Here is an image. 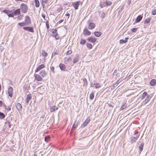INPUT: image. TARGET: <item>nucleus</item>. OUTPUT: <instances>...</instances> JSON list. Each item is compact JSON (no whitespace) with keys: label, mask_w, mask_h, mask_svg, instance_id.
<instances>
[{"label":"nucleus","mask_w":156,"mask_h":156,"mask_svg":"<svg viewBox=\"0 0 156 156\" xmlns=\"http://www.w3.org/2000/svg\"><path fill=\"white\" fill-rule=\"evenodd\" d=\"M83 34L85 35H90L91 34V32L87 28H85L83 30Z\"/></svg>","instance_id":"9b49d317"},{"label":"nucleus","mask_w":156,"mask_h":156,"mask_svg":"<svg viewBox=\"0 0 156 156\" xmlns=\"http://www.w3.org/2000/svg\"><path fill=\"white\" fill-rule=\"evenodd\" d=\"M17 109L19 113L21 112L22 109V106L21 105L20 103L17 104L16 105Z\"/></svg>","instance_id":"9d476101"},{"label":"nucleus","mask_w":156,"mask_h":156,"mask_svg":"<svg viewBox=\"0 0 156 156\" xmlns=\"http://www.w3.org/2000/svg\"><path fill=\"white\" fill-rule=\"evenodd\" d=\"M23 29L25 30H27L31 32H33L34 31L33 28L31 27H24Z\"/></svg>","instance_id":"ddd939ff"},{"label":"nucleus","mask_w":156,"mask_h":156,"mask_svg":"<svg viewBox=\"0 0 156 156\" xmlns=\"http://www.w3.org/2000/svg\"><path fill=\"white\" fill-rule=\"evenodd\" d=\"M82 2L80 1H76L72 3V5L74 7L75 10H77L78 9V7L80 4L82 5Z\"/></svg>","instance_id":"7ed1b4c3"},{"label":"nucleus","mask_w":156,"mask_h":156,"mask_svg":"<svg viewBox=\"0 0 156 156\" xmlns=\"http://www.w3.org/2000/svg\"><path fill=\"white\" fill-rule=\"evenodd\" d=\"M42 6L43 8L44 7V4L47 3L48 2V0H42Z\"/></svg>","instance_id":"473e14b6"},{"label":"nucleus","mask_w":156,"mask_h":156,"mask_svg":"<svg viewBox=\"0 0 156 156\" xmlns=\"http://www.w3.org/2000/svg\"><path fill=\"white\" fill-rule=\"evenodd\" d=\"M94 35L97 37H99L102 34V33L100 31H95L94 33Z\"/></svg>","instance_id":"a211bd4d"},{"label":"nucleus","mask_w":156,"mask_h":156,"mask_svg":"<svg viewBox=\"0 0 156 156\" xmlns=\"http://www.w3.org/2000/svg\"><path fill=\"white\" fill-rule=\"evenodd\" d=\"M18 25L21 27H23L26 25H27L24 22L18 23Z\"/></svg>","instance_id":"cd10ccee"},{"label":"nucleus","mask_w":156,"mask_h":156,"mask_svg":"<svg viewBox=\"0 0 156 156\" xmlns=\"http://www.w3.org/2000/svg\"><path fill=\"white\" fill-rule=\"evenodd\" d=\"M53 107L54 108V109H55V110H57L58 109V107L54 105V106H53Z\"/></svg>","instance_id":"13d9d810"},{"label":"nucleus","mask_w":156,"mask_h":156,"mask_svg":"<svg viewBox=\"0 0 156 156\" xmlns=\"http://www.w3.org/2000/svg\"><path fill=\"white\" fill-rule=\"evenodd\" d=\"M126 107V106L125 105H123L122 106H121L120 108V110H123Z\"/></svg>","instance_id":"49530a36"},{"label":"nucleus","mask_w":156,"mask_h":156,"mask_svg":"<svg viewBox=\"0 0 156 156\" xmlns=\"http://www.w3.org/2000/svg\"><path fill=\"white\" fill-rule=\"evenodd\" d=\"M14 14L15 15H18L20 13V9H17L14 11L13 12Z\"/></svg>","instance_id":"412c9836"},{"label":"nucleus","mask_w":156,"mask_h":156,"mask_svg":"<svg viewBox=\"0 0 156 156\" xmlns=\"http://www.w3.org/2000/svg\"><path fill=\"white\" fill-rule=\"evenodd\" d=\"M129 38L128 37H126L125 38V41H126V42L127 41V40Z\"/></svg>","instance_id":"69168bd1"},{"label":"nucleus","mask_w":156,"mask_h":156,"mask_svg":"<svg viewBox=\"0 0 156 156\" xmlns=\"http://www.w3.org/2000/svg\"><path fill=\"white\" fill-rule=\"evenodd\" d=\"M142 17L141 15H140L138 16L136 18V19L135 21L134 22V23H133V24H134L135 23H137L139 22L140 21V20H142Z\"/></svg>","instance_id":"2eb2a0df"},{"label":"nucleus","mask_w":156,"mask_h":156,"mask_svg":"<svg viewBox=\"0 0 156 156\" xmlns=\"http://www.w3.org/2000/svg\"><path fill=\"white\" fill-rule=\"evenodd\" d=\"M120 43L121 44L125 43H126V41H125V40H123V39H121L119 41Z\"/></svg>","instance_id":"58836bf2"},{"label":"nucleus","mask_w":156,"mask_h":156,"mask_svg":"<svg viewBox=\"0 0 156 156\" xmlns=\"http://www.w3.org/2000/svg\"><path fill=\"white\" fill-rule=\"evenodd\" d=\"M77 124L76 125L74 123L73 125L72 130H74L75 128L77 127Z\"/></svg>","instance_id":"c03bdc74"},{"label":"nucleus","mask_w":156,"mask_h":156,"mask_svg":"<svg viewBox=\"0 0 156 156\" xmlns=\"http://www.w3.org/2000/svg\"><path fill=\"white\" fill-rule=\"evenodd\" d=\"M8 93L10 97H12L13 94V89L12 87H9L8 88Z\"/></svg>","instance_id":"423d86ee"},{"label":"nucleus","mask_w":156,"mask_h":156,"mask_svg":"<svg viewBox=\"0 0 156 156\" xmlns=\"http://www.w3.org/2000/svg\"><path fill=\"white\" fill-rule=\"evenodd\" d=\"M35 79L37 81H41L42 80V76L39 74H35L34 75Z\"/></svg>","instance_id":"0eeeda50"},{"label":"nucleus","mask_w":156,"mask_h":156,"mask_svg":"<svg viewBox=\"0 0 156 156\" xmlns=\"http://www.w3.org/2000/svg\"><path fill=\"white\" fill-rule=\"evenodd\" d=\"M64 21V20H60L58 22V23H61L62 22Z\"/></svg>","instance_id":"4d7b16f0"},{"label":"nucleus","mask_w":156,"mask_h":156,"mask_svg":"<svg viewBox=\"0 0 156 156\" xmlns=\"http://www.w3.org/2000/svg\"><path fill=\"white\" fill-rule=\"evenodd\" d=\"M46 25L47 27V28L48 29L49 28V26L48 23V21H47L46 23Z\"/></svg>","instance_id":"8fccbe9b"},{"label":"nucleus","mask_w":156,"mask_h":156,"mask_svg":"<svg viewBox=\"0 0 156 156\" xmlns=\"http://www.w3.org/2000/svg\"><path fill=\"white\" fill-rule=\"evenodd\" d=\"M42 54L43 56L45 58H46L48 56L47 53L44 50L42 51Z\"/></svg>","instance_id":"b1692460"},{"label":"nucleus","mask_w":156,"mask_h":156,"mask_svg":"<svg viewBox=\"0 0 156 156\" xmlns=\"http://www.w3.org/2000/svg\"><path fill=\"white\" fill-rule=\"evenodd\" d=\"M40 74L43 77H44L46 74L45 71L44 70H42L40 72Z\"/></svg>","instance_id":"f3484780"},{"label":"nucleus","mask_w":156,"mask_h":156,"mask_svg":"<svg viewBox=\"0 0 156 156\" xmlns=\"http://www.w3.org/2000/svg\"><path fill=\"white\" fill-rule=\"evenodd\" d=\"M79 58L78 55L76 56L73 60V62L74 63H76L79 61Z\"/></svg>","instance_id":"aec40b11"},{"label":"nucleus","mask_w":156,"mask_h":156,"mask_svg":"<svg viewBox=\"0 0 156 156\" xmlns=\"http://www.w3.org/2000/svg\"><path fill=\"white\" fill-rule=\"evenodd\" d=\"M3 104V102L2 101H0V106H2Z\"/></svg>","instance_id":"680f3d73"},{"label":"nucleus","mask_w":156,"mask_h":156,"mask_svg":"<svg viewBox=\"0 0 156 156\" xmlns=\"http://www.w3.org/2000/svg\"><path fill=\"white\" fill-rule=\"evenodd\" d=\"M67 61H71V58L70 57H69L67 58Z\"/></svg>","instance_id":"e2e57ef3"},{"label":"nucleus","mask_w":156,"mask_h":156,"mask_svg":"<svg viewBox=\"0 0 156 156\" xmlns=\"http://www.w3.org/2000/svg\"><path fill=\"white\" fill-rule=\"evenodd\" d=\"M58 52H57V50L56 51H55V50L52 53L51 57L52 58L53 56H54L56 55H58Z\"/></svg>","instance_id":"e433bc0d"},{"label":"nucleus","mask_w":156,"mask_h":156,"mask_svg":"<svg viewBox=\"0 0 156 156\" xmlns=\"http://www.w3.org/2000/svg\"><path fill=\"white\" fill-rule=\"evenodd\" d=\"M90 119L89 117H88L84 121L81 127H84L90 122Z\"/></svg>","instance_id":"6e6552de"},{"label":"nucleus","mask_w":156,"mask_h":156,"mask_svg":"<svg viewBox=\"0 0 156 156\" xmlns=\"http://www.w3.org/2000/svg\"><path fill=\"white\" fill-rule=\"evenodd\" d=\"M152 15H154L156 14V9H154L151 12Z\"/></svg>","instance_id":"79ce46f5"},{"label":"nucleus","mask_w":156,"mask_h":156,"mask_svg":"<svg viewBox=\"0 0 156 156\" xmlns=\"http://www.w3.org/2000/svg\"><path fill=\"white\" fill-rule=\"evenodd\" d=\"M144 144H141L140 145L139 147L140 151H142L143 148Z\"/></svg>","instance_id":"72a5a7b5"},{"label":"nucleus","mask_w":156,"mask_h":156,"mask_svg":"<svg viewBox=\"0 0 156 156\" xmlns=\"http://www.w3.org/2000/svg\"><path fill=\"white\" fill-rule=\"evenodd\" d=\"M22 0H15V1H16V2H19V1H22Z\"/></svg>","instance_id":"774afa93"},{"label":"nucleus","mask_w":156,"mask_h":156,"mask_svg":"<svg viewBox=\"0 0 156 156\" xmlns=\"http://www.w3.org/2000/svg\"><path fill=\"white\" fill-rule=\"evenodd\" d=\"M87 40L89 42L94 43L96 41L97 38L94 37H90L88 38Z\"/></svg>","instance_id":"39448f33"},{"label":"nucleus","mask_w":156,"mask_h":156,"mask_svg":"<svg viewBox=\"0 0 156 156\" xmlns=\"http://www.w3.org/2000/svg\"><path fill=\"white\" fill-rule=\"evenodd\" d=\"M95 83H91L90 84V86L91 87H93L94 86H95Z\"/></svg>","instance_id":"bf43d9fd"},{"label":"nucleus","mask_w":156,"mask_h":156,"mask_svg":"<svg viewBox=\"0 0 156 156\" xmlns=\"http://www.w3.org/2000/svg\"><path fill=\"white\" fill-rule=\"evenodd\" d=\"M151 86H155L156 83V80L155 79H152L150 82Z\"/></svg>","instance_id":"6ab92c4d"},{"label":"nucleus","mask_w":156,"mask_h":156,"mask_svg":"<svg viewBox=\"0 0 156 156\" xmlns=\"http://www.w3.org/2000/svg\"><path fill=\"white\" fill-rule=\"evenodd\" d=\"M55 109H54V108L53 107V106H52L50 108V112H53L55 111Z\"/></svg>","instance_id":"a18cd8bd"},{"label":"nucleus","mask_w":156,"mask_h":156,"mask_svg":"<svg viewBox=\"0 0 156 156\" xmlns=\"http://www.w3.org/2000/svg\"><path fill=\"white\" fill-rule=\"evenodd\" d=\"M54 67H52L51 68V70L52 71L53 73L54 72Z\"/></svg>","instance_id":"6e6d98bb"},{"label":"nucleus","mask_w":156,"mask_h":156,"mask_svg":"<svg viewBox=\"0 0 156 156\" xmlns=\"http://www.w3.org/2000/svg\"><path fill=\"white\" fill-rule=\"evenodd\" d=\"M86 42V40L83 39H81L80 41V44L83 45Z\"/></svg>","instance_id":"2f4dec72"},{"label":"nucleus","mask_w":156,"mask_h":156,"mask_svg":"<svg viewBox=\"0 0 156 156\" xmlns=\"http://www.w3.org/2000/svg\"><path fill=\"white\" fill-rule=\"evenodd\" d=\"M87 24L88 25V28L89 30H92L95 27V24L94 23L90 22L89 21H88Z\"/></svg>","instance_id":"20e7f679"},{"label":"nucleus","mask_w":156,"mask_h":156,"mask_svg":"<svg viewBox=\"0 0 156 156\" xmlns=\"http://www.w3.org/2000/svg\"><path fill=\"white\" fill-rule=\"evenodd\" d=\"M34 2L35 3V6L36 7H38L40 5V3L38 0H35Z\"/></svg>","instance_id":"393cba45"},{"label":"nucleus","mask_w":156,"mask_h":156,"mask_svg":"<svg viewBox=\"0 0 156 156\" xmlns=\"http://www.w3.org/2000/svg\"><path fill=\"white\" fill-rule=\"evenodd\" d=\"M11 12L12 11L7 10L6 9H4L3 11V12L6 14L8 15L9 13H11Z\"/></svg>","instance_id":"c85d7f7f"},{"label":"nucleus","mask_w":156,"mask_h":156,"mask_svg":"<svg viewBox=\"0 0 156 156\" xmlns=\"http://www.w3.org/2000/svg\"><path fill=\"white\" fill-rule=\"evenodd\" d=\"M20 9L22 12L26 13L28 10V7L27 4L25 3H22L20 5Z\"/></svg>","instance_id":"f257e3e1"},{"label":"nucleus","mask_w":156,"mask_h":156,"mask_svg":"<svg viewBox=\"0 0 156 156\" xmlns=\"http://www.w3.org/2000/svg\"><path fill=\"white\" fill-rule=\"evenodd\" d=\"M45 66L44 64H42L38 66L35 70V72L37 73L41 69L45 67Z\"/></svg>","instance_id":"f8f14e48"},{"label":"nucleus","mask_w":156,"mask_h":156,"mask_svg":"<svg viewBox=\"0 0 156 156\" xmlns=\"http://www.w3.org/2000/svg\"><path fill=\"white\" fill-rule=\"evenodd\" d=\"M11 109V108L9 107H8V108H7V110L9 111Z\"/></svg>","instance_id":"0e129e2a"},{"label":"nucleus","mask_w":156,"mask_h":156,"mask_svg":"<svg viewBox=\"0 0 156 156\" xmlns=\"http://www.w3.org/2000/svg\"><path fill=\"white\" fill-rule=\"evenodd\" d=\"M100 6L101 8H102L104 7L107 6L105 1L103 2L102 3L100 4Z\"/></svg>","instance_id":"5701e85b"},{"label":"nucleus","mask_w":156,"mask_h":156,"mask_svg":"<svg viewBox=\"0 0 156 156\" xmlns=\"http://www.w3.org/2000/svg\"><path fill=\"white\" fill-rule=\"evenodd\" d=\"M25 22L26 24L28 25L31 23V19L29 16H27L25 18Z\"/></svg>","instance_id":"1a4fd4ad"},{"label":"nucleus","mask_w":156,"mask_h":156,"mask_svg":"<svg viewBox=\"0 0 156 156\" xmlns=\"http://www.w3.org/2000/svg\"><path fill=\"white\" fill-rule=\"evenodd\" d=\"M17 18L18 19V20H19V19H21V18L20 17V16H19L17 17Z\"/></svg>","instance_id":"338daca9"},{"label":"nucleus","mask_w":156,"mask_h":156,"mask_svg":"<svg viewBox=\"0 0 156 156\" xmlns=\"http://www.w3.org/2000/svg\"><path fill=\"white\" fill-rule=\"evenodd\" d=\"M52 33L53 34H56L57 33V30L56 29H55L53 30Z\"/></svg>","instance_id":"603ef678"},{"label":"nucleus","mask_w":156,"mask_h":156,"mask_svg":"<svg viewBox=\"0 0 156 156\" xmlns=\"http://www.w3.org/2000/svg\"><path fill=\"white\" fill-rule=\"evenodd\" d=\"M95 87L96 88H98L101 87V85H100V84L98 83H95Z\"/></svg>","instance_id":"ea45409f"},{"label":"nucleus","mask_w":156,"mask_h":156,"mask_svg":"<svg viewBox=\"0 0 156 156\" xmlns=\"http://www.w3.org/2000/svg\"><path fill=\"white\" fill-rule=\"evenodd\" d=\"M140 134L138 132H136L135 134L132 136L131 139V142L133 143L135 142L138 138Z\"/></svg>","instance_id":"f03ea898"},{"label":"nucleus","mask_w":156,"mask_h":156,"mask_svg":"<svg viewBox=\"0 0 156 156\" xmlns=\"http://www.w3.org/2000/svg\"><path fill=\"white\" fill-rule=\"evenodd\" d=\"M65 16H68V18H69V16H70V14H69V13H67V14H66L65 15Z\"/></svg>","instance_id":"052dcab7"},{"label":"nucleus","mask_w":156,"mask_h":156,"mask_svg":"<svg viewBox=\"0 0 156 156\" xmlns=\"http://www.w3.org/2000/svg\"><path fill=\"white\" fill-rule=\"evenodd\" d=\"M99 15L102 18H104L105 16V13L103 11H100L99 12Z\"/></svg>","instance_id":"4be33fe9"},{"label":"nucleus","mask_w":156,"mask_h":156,"mask_svg":"<svg viewBox=\"0 0 156 156\" xmlns=\"http://www.w3.org/2000/svg\"><path fill=\"white\" fill-rule=\"evenodd\" d=\"M146 96V91H144V93H143V96H142V98H144Z\"/></svg>","instance_id":"3c124183"},{"label":"nucleus","mask_w":156,"mask_h":156,"mask_svg":"<svg viewBox=\"0 0 156 156\" xmlns=\"http://www.w3.org/2000/svg\"><path fill=\"white\" fill-rule=\"evenodd\" d=\"M5 123L6 126H8L9 128L11 127L10 123L9 121H6L5 122Z\"/></svg>","instance_id":"c9c22d12"},{"label":"nucleus","mask_w":156,"mask_h":156,"mask_svg":"<svg viewBox=\"0 0 156 156\" xmlns=\"http://www.w3.org/2000/svg\"><path fill=\"white\" fill-rule=\"evenodd\" d=\"M8 16L9 17H13L14 16V14L13 13H9L8 14Z\"/></svg>","instance_id":"37998d69"},{"label":"nucleus","mask_w":156,"mask_h":156,"mask_svg":"<svg viewBox=\"0 0 156 156\" xmlns=\"http://www.w3.org/2000/svg\"><path fill=\"white\" fill-rule=\"evenodd\" d=\"M105 1L106 3V6H107L111 5L112 4L111 1H107V0H106Z\"/></svg>","instance_id":"a878e982"},{"label":"nucleus","mask_w":156,"mask_h":156,"mask_svg":"<svg viewBox=\"0 0 156 156\" xmlns=\"http://www.w3.org/2000/svg\"><path fill=\"white\" fill-rule=\"evenodd\" d=\"M56 39L58 40L59 39V37L58 35V32L56 33L54 35Z\"/></svg>","instance_id":"4c0bfd02"},{"label":"nucleus","mask_w":156,"mask_h":156,"mask_svg":"<svg viewBox=\"0 0 156 156\" xmlns=\"http://www.w3.org/2000/svg\"><path fill=\"white\" fill-rule=\"evenodd\" d=\"M5 117V114L3 113L0 112V119H4Z\"/></svg>","instance_id":"bb28decb"},{"label":"nucleus","mask_w":156,"mask_h":156,"mask_svg":"<svg viewBox=\"0 0 156 156\" xmlns=\"http://www.w3.org/2000/svg\"><path fill=\"white\" fill-rule=\"evenodd\" d=\"M50 136H45V141L47 142H48L50 139Z\"/></svg>","instance_id":"f704fd0d"},{"label":"nucleus","mask_w":156,"mask_h":156,"mask_svg":"<svg viewBox=\"0 0 156 156\" xmlns=\"http://www.w3.org/2000/svg\"><path fill=\"white\" fill-rule=\"evenodd\" d=\"M87 47L89 49H91L92 48V45L90 43H87Z\"/></svg>","instance_id":"c756f323"},{"label":"nucleus","mask_w":156,"mask_h":156,"mask_svg":"<svg viewBox=\"0 0 156 156\" xmlns=\"http://www.w3.org/2000/svg\"><path fill=\"white\" fill-rule=\"evenodd\" d=\"M137 28H136V27L132 28V29H131L132 31L133 32L135 33V32H136V30H137Z\"/></svg>","instance_id":"a19ab883"},{"label":"nucleus","mask_w":156,"mask_h":156,"mask_svg":"<svg viewBox=\"0 0 156 156\" xmlns=\"http://www.w3.org/2000/svg\"><path fill=\"white\" fill-rule=\"evenodd\" d=\"M31 94H28L27 96L26 99V103L28 104L29 102V101L31 99Z\"/></svg>","instance_id":"dca6fc26"},{"label":"nucleus","mask_w":156,"mask_h":156,"mask_svg":"<svg viewBox=\"0 0 156 156\" xmlns=\"http://www.w3.org/2000/svg\"><path fill=\"white\" fill-rule=\"evenodd\" d=\"M151 17H149L147 19V23H149L150 22V21L151 20Z\"/></svg>","instance_id":"864d4df0"},{"label":"nucleus","mask_w":156,"mask_h":156,"mask_svg":"<svg viewBox=\"0 0 156 156\" xmlns=\"http://www.w3.org/2000/svg\"><path fill=\"white\" fill-rule=\"evenodd\" d=\"M94 97V93L92 92L90 95V100H93Z\"/></svg>","instance_id":"7c9ffc66"},{"label":"nucleus","mask_w":156,"mask_h":156,"mask_svg":"<svg viewBox=\"0 0 156 156\" xmlns=\"http://www.w3.org/2000/svg\"><path fill=\"white\" fill-rule=\"evenodd\" d=\"M41 16H42V17L44 18V19L45 20H46V19H45V15L44 14H42V15H41Z\"/></svg>","instance_id":"5fc2aeb1"},{"label":"nucleus","mask_w":156,"mask_h":156,"mask_svg":"<svg viewBox=\"0 0 156 156\" xmlns=\"http://www.w3.org/2000/svg\"><path fill=\"white\" fill-rule=\"evenodd\" d=\"M72 52V51L71 50H69L66 52V55H69Z\"/></svg>","instance_id":"09e8293b"},{"label":"nucleus","mask_w":156,"mask_h":156,"mask_svg":"<svg viewBox=\"0 0 156 156\" xmlns=\"http://www.w3.org/2000/svg\"><path fill=\"white\" fill-rule=\"evenodd\" d=\"M152 95L151 94L149 96L147 94V101H148V99H150L152 97Z\"/></svg>","instance_id":"de8ad7c7"},{"label":"nucleus","mask_w":156,"mask_h":156,"mask_svg":"<svg viewBox=\"0 0 156 156\" xmlns=\"http://www.w3.org/2000/svg\"><path fill=\"white\" fill-rule=\"evenodd\" d=\"M61 70L62 71H64L66 69V66L63 63H60L59 66Z\"/></svg>","instance_id":"4468645a"}]
</instances>
